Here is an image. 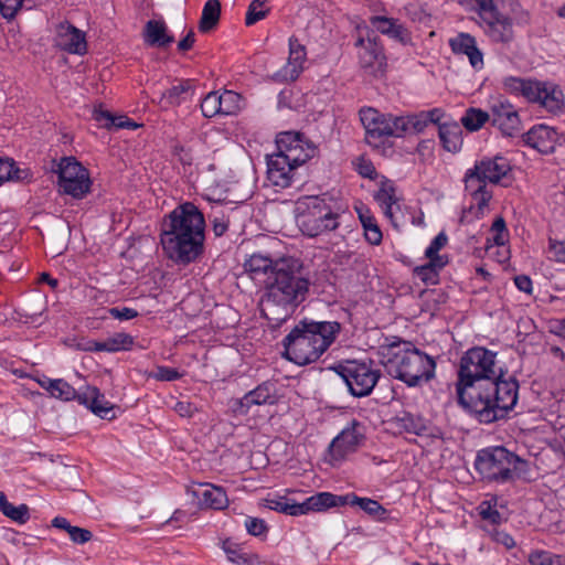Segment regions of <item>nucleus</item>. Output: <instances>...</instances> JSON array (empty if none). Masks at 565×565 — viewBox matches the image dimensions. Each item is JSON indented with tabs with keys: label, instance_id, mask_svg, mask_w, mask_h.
<instances>
[{
	"label": "nucleus",
	"instance_id": "nucleus-21",
	"mask_svg": "<svg viewBox=\"0 0 565 565\" xmlns=\"http://www.w3.org/2000/svg\"><path fill=\"white\" fill-rule=\"evenodd\" d=\"M349 499L350 495H337L331 492H319L299 503V515H305L310 512H323L331 508L342 507L349 503Z\"/></svg>",
	"mask_w": 565,
	"mask_h": 565
},
{
	"label": "nucleus",
	"instance_id": "nucleus-50",
	"mask_svg": "<svg viewBox=\"0 0 565 565\" xmlns=\"http://www.w3.org/2000/svg\"><path fill=\"white\" fill-rule=\"evenodd\" d=\"M529 562L531 565H565L559 555L542 550L533 551L529 555Z\"/></svg>",
	"mask_w": 565,
	"mask_h": 565
},
{
	"label": "nucleus",
	"instance_id": "nucleus-17",
	"mask_svg": "<svg viewBox=\"0 0 565 565\" xmlns=\"http://www.w3.org/2000/svg\"><path fill=\"white\" fill-rule=\"evenodd\" d=\"M275 403L276 394L274 384L264 382L246 393L242 398L235 399L233 411L238 415H246L253 406L271 405Z\"/></svg>",
	"mask_w": 565,
	"mask_h": 565
},
{
	"label": "nucleus",
	"instance_id": "nucleus-44",
	"mask_svg": "<svg viewBox=\"0 0 565 565\" xmlns=\"http://www.w3.org/2000/svg\"><path fill=\"white\" fill-rule=\"evenodd\" d=\"M306 140L298 132L285 131L277 136V154H288Z\"/></svg>",
	"mask_w": 565,
	"mask_h": 565
},
{
	"label": "nucleus",
	"instance_id": "nucleus-42",
	"mask_svg": "<svg viewBox=\"0 0 565 565\" xmlns=\"http://www.w3.org/2000/svg\"><path fill=\"white\" fill-rule=\"evenodd\" d=\"M0 511L9 519L20 524H24L29 518V508L26 504L13 505L7 500L3 492L0 491Z\"/></svg>",
	"mask_w": 565,
	"mask_h": 565
},
{
	"label": "nucleus",
	"instance_id": "nucleus-25",
	"mask_svg": "<svg viewBox=\"0 0 565 565\" xmlns=\"http://www.w3.org/2000/svg\"><path fill=\"white\" fill-rule=\"evenodd\" d=\"M374 199L381 206L384 215L394 223L396 212L399 210V204L393 182L390 180H382Z\"/></svg>",
	"mask_w": 565,
	"mask_h": 565
},
{
	"label": "nucleus",
	"instance_id": "nucleus-55",
	"mask_svg": "<svg viewBox=\"0 0 565 565\" xmlns=\"http://www.w3.org/2000/svg\"><path fill=\"white\" fill-rule=\"evenodd\" d=\"M547 256L551 260L565 265V241L550 239Z\"/></svg>",
	"mask_w": 565,
	"mask_h": 565
},
{
	"label": "nucleus",
	"instance_id": "nucleus-9",
	"mask_svg": "<svg viewBox=\"0 0 565 565\" xmlns=\"http://www.w3.org/2000/svg\"><path fill=\"white\" fill-rule=\"evenodd\" d=\"M335 370L345 382L349 392L356 397L370 395L381 376L380 370L372 361H345Z\"/></svg>",
	"mask_w": 565,
	"mask_h": 565
},
{
	"label": "nucleus",
	"instance_id": "nucleus-48",
	"mask_svg": "<svg viewBox=\"0 0 565 565\" xmlns=\"http://www.w3.org/2000/svg\"><path fill=\"white\" fill-rule=\"evenodd\" d=\"M49 393L52 397L62 401H72L75 398L78 401V393L72 385L62 379L54 380Z\"/></svg>",
	"mask_w": 565,
	"mask_h": 565
},
{
	"label": "nucleus",
	"instance_id": "nucleus-18",
	"mask_svg": "<svg viewBox=\"0 0 565 565\" xmlns=\"http://www.w3.org/2000/svg\"><path fill=\"white\" fill-rule=\"evenodd\" d=\"M523 140L529 147L541 153H551L558 141V134L554 128L540 124L524 134Z\"/></svg>",
	"mask_w": 565,
	"mask_h": 565
},
{
	"label": "nucleus",
	"instance_id": "nucleus-41",
	"mask_svg": "<svg viewBox=\"0 0 565 565\" xmlns=\"http://www.w3.org/2000/svg\"><path fill=\"white\" fill-rule=\"evenodd\" d=\"M372 24L383 34H387L394 39L404 42L407 40L406 30L393 19L385 17H373Z\"/></svg>",
	"mask_w": 565,
	"mask_h": 565
},
{
	"label": "nucleus",
	"instance_id": "nucleus-5",
	"mask_svg": "<svg viewBox=\"0 0 565 565\" xmlns=\"http://www.w3.org/2000/svg\"><path fill=\"white\" fill-rule=\"evenodd\" d=\"M387 372L408 386L428 382L435 375L436 362L408 342L393 345L386 362Z\"/></svg>",
	"mask_w": 565,
	"mask_h": 565
},
{
	"label": "nucleus",
	"instance_id": "nucleus-19",
	"mask_svg": "<svg viewBox=\"0 0 565 565\" xmlns=\"http://www.w3.org/2000/svg\"><path fill=\"white\" fill-rule=\"evenodd\" d=\"M190 492L198 499L201 507L222 510L227 507L228 499L221 487L211 483H199L190 488Z\"/></svg>",
	"mask_w": 565,
	"mask_h": 565
},
{
	"label": "nucleus",
	"instance_id": "nucleus-47",
	"mask_svg": "<svg viewBox=\"0 0 565 565\" xmlns=\"http://www.w3.org/2000/svg\"><path fill=\"white\" fill-rule=\"evenodd\" d=\"M316 148L306 140L303 143L296 147V149H294L290 153L281 156L297 168L313 157Z\"/></svg>",
	"mask_w": 565,
	"mask_h": 565
},
{
	"label": "nucleus",
	"instance_id": "nucleus-49",
	"mask_svg": "<svg viewBox=\"0 0 565 565\" xmlns=\"http://www.w3.org/2000/svg\"><path fill=\"white\" fill-rule=\"evenodd\" d=\"M108 353L130 350L134 345V337L125 332H117L106 339Z\"/></svg>",
	"mask_w": 565,
	"mask_h": 565
},
{
	"label": "nucleus",
	"instance_id": "nucleus-12",
	"mask_svg": "<svg viewBox=\"0 0 565 565\" xmlns=\"http://www.w3.org/2000/svg\"><path fill=\"white\" fill-rule=\"evenodd\" d=\"M490 120L503 136L513 137L521 130V119L515 107L504 97L492 98L490 103Z\"/></svg>",
	"mask_w": 565,
	"mask_h": 565
},
{
	"label": "nucleus",
	"instance_id": "nucleus-43",
	"mask_svg": "<svg viewBox=\"0 0 565 565\" xmlns=\"http://www.w3.org/2000/svg\"><path fill=\"white\" fill-rule=\"evenodd\" d=\"M488 120H490V111L479 108H469L461 117L462 126L469 131L479 130Z\"/></svg>",
	"mask_w": 565,
	"mask_h": 565
},
{
	"label": "nucleus",
	"instance_id": "nucleus-3",
	"mask_svg": "<svg viewBox=\"0 0 565 565\" xmlns=\"http://www.w3.org/2000/svg\"><path fill=\"white\" fill-rule=\"evenodd\" d=\"M309 279L301 273V264L295 258L276 260L274 275L266 279L262 312L270 321L281 322L306 300Z\"/></svg>",
	"mask_w": 565,
	"mask_h": 565
},
{
	"label": "nucleus",
	"instance_id": "nucleus-30",
	"mask_svg": "<svg viewBox=\"0 0 565 565\" xmlns=\"http://www.w3.org/2000/svg\"><path fill=\"white\" fill-rule=\"evenodd\" d=\"M355 211L363 226L366 241L372 245H379L382 242L383 235L374 215L363 204L355 205Z\"/></svg>",
	"mask_w": 565,
	"mask_h": 565
},
{
	"label": "nucleus",
	"instance_id": "nucleus-46",
	"mask_svg": "<svg viewBox=\"0 0 565 565\" xmlns=\"http://www.w3.org/2000/svg\"><path fill=\"white\" fill-rule=\"evenodd\" d=\"M509 241V231L505 225V221L503 217L499 216L497 217L489 231V235L487 237V243L497 245V246H504Z\"/></svg>",
	"mask_w": 565,
	"mask_h": 565
},
{
	"label": "nucleus",
	"instance_id": "nucleus-40",
	"mask_svg": "<svg viewBox=\"0 0 565 565\" xmlns=\"http://www.w3.org/2000/svg\"><path fill=\"white\" fill-rule=\"evenodd\" d=\"M276 266V260L270 259L267 256H264L262 254H253L246 262H245V269L255 275H274V267Z\"/></svg>",
	"mask_w": 565,
	"mask_h": 565
},
{
	"label": "nucleus",
	"instance_id": "nucleus-26",
	"mask_svg": "<svg viewBox=\"0 0 565 565\" xmlns=\"http://www.w3.org/2000/svg\"><path fill=\"white\" fill-rule=\"evenodd\" d=\"M143 41L149 46L166 47L174 41V38L169 33L164 21L149 20L143 29Z\"/></svg>",
	"mask_w": 565,
	"mask_h": 565
},
{
	"label": "nucleus",
	"instance_id": "nucleus-32",
	"mask_svg": "<svg viewBox=\"0 0 565 565\" xmlns=\"http://www.w3.org/2000/svg\"><path fill=\"white\" fill-rule=\"evenodd\" d=\"M393 423L399 431L408 434L424 435L428 430L427 420L425 418L408 412H403L397 415L393 419Z\"/></svg>",
	"mask_w": 565,
	"mask_h": 565
},
{
	"label": "nucleus",
	"instance_id": "nucleus-57",
	"mask_svg": "<svg viewBox=\"0 0 565 565\" xmlns=\"http://www.w3.org/2000/svg\"><path fill=\"white\" fill-rule=\"evenodd\" d=\"M479 511L481 518L486 521H489L491 524H500L502 522L500 512L489 502H482L479 507Z\"/></svg>",
	"mask_w": 565,
	"mask_h": 565
},
{
	"label": "nucleus",
	"instance_id": "nucleus-37",
	"mask_svg": "<svg viewBox=\"0 0 565 565\" xmlns=\"http://www.w3.org/2000/svg\"><path fill=\"white\" fill-rule=\"evenodd\" d=\"M192 95V82L180 81L162 94V100L169 106H177Z\"/></svg>",
	"mask_w": 565,
	"mask_h": 565
},
{
	"label": "nucleus",
	"instance_id": "nucleus-52",
	"mask_svg": "<svg viewBox=\"0 0 565 565\" xmlns=\"http://www.w3.org/2000/svg\"><path fill=\"white\" fill-rule=\"evenodd\" d=\"M266 1L267 0H253L250 2L245 17L246 25H253L267 15L268 9L265 8Z\"/></svg>",
	"mask_w": 565,
	"mask_h": 565
},
{
	"label": "nucleus",
	"instance_id": "nucleus-54",
	"mask_svg": "<svg viewBox=\"0 0 565 565\" xmlns=\"http://www.w3.org/2000/svg\"><path fill=\"white\" fill-rule=\"evenodd\" d=\"M218 99H217V92H210L202 100L201 103V110L204 117L206 118H213L215 116H218Z\"/></svg>",
	"mask_w": 565,
	"mask_h": 565
},
{
	"label": "nucleus",
	"instance_id": "nucleus-59",
	"mask_svg": "<svg viewBox=\"0 0 565 565\" xmlns=\"http://www.w3.org/2000/svg\"><path fill=\"white\" fill-rule=\"evenodd\" d=\"M23 0H0V11L7 19L13 18L21 9Z\"/></svg>",
	"mask_w": 565,
	"mask_h": 565
},
{
	"label": "nucleus",
	"instance_id": "nucleus-23",
	"mask_svg": "<svg viewBox=\"0 0 565 565\" xmlns=\"http://www.w3.org/2000/svg\"><path fill=\"white\" fill-rule=\"evenodd\" d=\"M449 45L455 54L466 55L475 70L483 67V54L478 49L476 39L469 33H459L451 38Z\"/></svg>",
	"mask_w": 565,
	"mask_h": 565
},
{
	"label": "nucleus",
	"instance_id": "nucleus-36",
	"mask_svg": "<svg viewBox=\"0 0 565 565\" xmlns=\"http://www.w3.org/2000/svg\"><path fill=\"white\" fill-rule=\"evenodd\" d=\"M349 503L351 505H358L366 514L375 519L376 521L383 522L387 519V510L380 504L376 500L370 498H361L355 494H349Z\"/></svg>",
	"mask_w": 565,
	"mask_h": 565
},
{
	"label": "nucleus",
	"instance_id": "nucleus-63",
	"mask_svg": "<svg viewBox=\"0 0 565 565\" xmlns=\"http://www.w3.org/2000/svg\"><path fill=\"white\" fill-rule=\"evenodd\" d=\"M154 377L159 381H175L181 377V374L172 367L159 366L154 373Z\"/></svg>",
	"mask_w": 565,
	"mask_h": 565
},
{
	"label": "nucleus",
	"instance_id": "nucleus-10",
	"mask_svg": "<svg viewBox=\"0 0 565 565\" xmlns=\"http://www.w3.org/2000/svg\"><path fill=\"white\" fill-rule=\"evenodd\" d=\"M58 191L73 199L85 198L92 188L88 170L74 157H64L56 168Z\"/></svg>",
	"mask_w": 565,
	"mask_h": 565
},
{
	"label": "nucleus",
	"instance_id": "nucleus-24",
	"mask_svg": "<svg viewBox=\"0 0 565 565\" xmlns=\"http://www.w3.org/2000/svg\"><path fill=\"white\" fill-rule=\"evenodd\" d=\"M78 403L86 406L100 418H110L113 404L95 386H86L78 393Z\"/></svg>",
	"mask_w": 565,
	"mask_h": 565
},
{
	"label": "nucleus",
	"instance_id": "nucleus-60",
	"mask_svg": "<svg viewBox=\"0 0 565 565\" xmlns=\"http://www.w3.org/2000/svg\"><path fill=\"white\" fill-rule=\"evenodd\" d=\"M490 536L495 543L502 545L507 550H511L515 546L514 539L507 532L494 529L490 532Z\"/></svg>",
	"mask_w": 565,
	"mask_h": 565
},
{
	"label": "nucleus",
	"instance_id": "nucleus-56",
	"mask_svg": "<svg viewBox=\"0 0 565 565\" xmlns=\"http://www.w3.org/2000/svg\"><path fill=\"white\" fill-rule=\"evenodd\" d=\"M244 524L246 531L253 536H260L268 532V526L263 519L247 516Z\"/></svg>",
	"mask_w": 565,
	"mask_h": 565
},
{
	"label": "nucleus",
	"instance_id": "nucleus-61",
	"mask_svg": "<svg viewBox=\"0 0 565 565\" xmlns=\"http://www.w3.org/2000/svg\"><path fill=\"white\" fill-rule=\"evenodd\" d=\"M70 539L76 544H84L92 540L93 534L89 530L72 526L68 532Z\"/></svg>",
	"mask_w": 565,
	"mask_h": 565
},
{
	"label": "nucleus",
	"instance_id": "nucleus-64",
	"mask_svg": "<svg viewBox=\"0 0 565 565\" xmlns=\"http://www.w3.org/2000/svg\"><path fill=\"white\" fill-rule=\"evenodd\" d=\"M78 348L87 352H108L107 341L86 340L78 344Z\"/></svg>",
	"mask_w": 565,
	"mask_h": 565
},
{
	"label": "nucleus",
	"instance_id": "nucleus-6",
	"mask_svg": "<svg viewBox=\"0 0 565 565\" xmlns=\"http://www.w3.org/2000/svg\"><path fill=\"white\" fill-rule=\"evenodd\" d=\"M297 223L303 234L316 237L339 227L340 207L327 196H305L297 202Z\"/></svg>",
	"mask_w": 565,
	"mask_h": 565
},
{
	"label": "nucleus",
	"instance_id": "nucleus-58",
	"mask_svg": "<svg viewBox=\"0 0 565 565\" xmlns=\"http://www.w3.org/2000/svg\"><path fill=\"white\" fill-rule=\"evenodd\" d=\"M495 1L497 0H473L479 20L499 11Z\"/></svg>",
	"mask_w": 565,
	"mask_h": 565
},
{
	"label": "nucleus",
	"instance_id": "nucleus-62",
	"mask_svg": "<svg viewBox=\"0 0 565 565\" xmlns=\"http://www.w3.org/2000/svg\"><path fill=\"white\" fill-rule=\"evenodd\" d=\"M108 312L114 319H117L120 321L131 320V319L138 317V311L132 308H128V307H124V308L114 307V308H110L108 310Z\"/></svg>",
	"mask_w": 565,
	"mask_h": 565
},
{
	"label": "nucleus",
	"instance_id": "nucleus-11",
	"mask_svg": "<svg viewBox=\"0 0 565 565\" xmlns=\"http://www.w3.org/2000/svg\"><path fill=\"white\" fill-rule=\"evenodd\" d=\"M363 441L361 425L353 420L345 426L331 441L327 460L332 466H339L354 454Z\"/></svg>",
	"mask_w": 565,
	"mask_h": 565
},
{
	"label": "nucleus",
	"instance_id": "nucleus-16",
	"mask_svg": "<svg viewBox=\"0 0 565 565\" xmlns=\"http://www.w3.org/2000/svg\"><path fill=\"white\" fill-rule=\"evenodd\" d=\"M478 24L491 42L509 43L513 39L512 19L500 11L478 20Z\"/></svg>",
	"mask_w": 565,
	"mask_h": 565
},
{
	"label": "nucleus",
	"instance_id": "nucleus-4",
	"mask_svg": "<svg viewBox=\"0 0 565 565\" xmlns=\"http://www.w3.org/2000/svg\"><path fill=\"white\" fill-rule=\"evenodd\" d=\"M340 330L337 321H301L284 340L286 356L298 365L312 363L334 342Z\"/></svg>",
	"mask_w": 565,
	"mask_h": 565
},
{
	"label": "nucleus",
	"instance_id": "nucleus-53",
	"mask_svg": "<svg viewBox=\"0 0 565 565\" xmlns=\"http://www.w3.org/2000/svg\"><path fill=\"white\" fill-rule=\"evenodd\" d=\"M448 242L447 235L441 232L439 233L429 244L425 250V257L428 260L435 259L436 257H448L447 255L439 254V252L446 246Z\"/></svg>",
	"mask_w": 565,
	"mask_h": 565
},
{
	"label": "nucleus",
	"instance_id": "nucleus-1",
	"mask_svg": "<svg viewBox=\"0 0 565 565\" xmlns=\"http://www.w3.org/2000/svg\"><path fill=\"white\" fill-rule=\"evenodd\" d=\"M501 377L497 353L488 349L472 348L460 360L458 399L480 423L504 418L518 402L516 381Z\"/></svg>",
	"mask_w": 565,
	"mask_h": 565
},
{
	"label": "nucleus",
	"instance_id": "nucleus-33",
	"mask_svg": "<svg viewBox=\"0 0 565 565\" xmlns=\"http://www.w3.org/2000/svg\"><path fill=\"white\" fill-rule=\"evenodd\" d=\"M415 115L408 116H387V124L385 126L384 136L387 137H402L407 132H418Z\"/></svg>",
	"mask_w": 565,
	"mask_h": 565
},
{
	"label": "nucleus",
	"instance_id": "nucleus-22",
	"mask_svg": "<svg viewBox=\"0 0 565 565\" xmlns=\"http://www.w3.org/2000/svg\"><path fill=\"white\" fill-rule=\"evenodd\" d=\"M296 167L281 154L274 153L267 161V178L279 188H287L291 183Z\"/></svg>",
	"mask_w": 565,
	"mask_h": 565
},
{
	"label": "nucleus",
	"instance_id": "nucleus-8",
	"mask_svg": "<svg viewBox=\"0 0 565 565\" xmlns=\"http://www.w3.org/2000/svg\"><path fill=\"white\" fill-rule=\"evenodd\" d=\"M523 461L504 447H490L478 452L475 467L480 476L498 483L513 481L520 475Z\"/></svg>",
	"mask_w": 565,
	"mask_h": 565
},
{
	"label": "nucleus",
	"instance_id": "nucleus-29",
	"mask_svg": "<svg viewBox=\"0 0 565 565\" xmlns=\"http://www.w3.org/2000/svg\"><path fill=\"white\" fill-rule=\"evenodd\" d=\"M461 127L454 120H446L439 125L438 135L444 148L449 152H457L462 145Z\"/></svg>",
	"mask_w": 565,
	"mask_h": 565
},
{
	"label": "nucleus",
	"instance_id": "nucleus-14",
	"mask_svg": "<svg viewBox=\"0 0 565 565\" xmlns=\"http://www.w3.org/2000/svg\"><path fill=\"white\" fill-rule=\"evenodd\" d=\"M289 54L286 64L274 74V79L281 83L296 81L307 61V51L303 44L295 36L289 38Z\"/></svg>",
	"mask_w": 565,
	"mask_h": 565
},
{
	"label": "nucleus",
	"instance_id": "nucleus-35",
	"mask_svg": "<svg viewBox=\"0 0 565 565\" xmlns=\"http://www.w3.org/2000/svg\"><path fill=\"white\" fill-rule=\"evenodd\" d=\"M448 257H436L428 260L426 264L417 266L415 274L426 284H437L439 271L448 264Z\"/></svg>",
	"mask_w": 565,
	"mask_h": 565
},
{
	"label": "nucleus",
	"instance_id": "nucleus-31",
	"mask_svg": "<svg viewBox=\"0 0 565 565\" xmlns=\"http://www.w3.org/2000/svg\"><path fill=\"white\" fill-rule=\"evenodd\" d=\"M222 548L225 552L230 562L237 565H264L259 555L244 551L238 544L226 540L222 544Z\"/></svg>",
	"mask_w": 565,
	"mask_h": 565
},
{
	"label": "nucleus",
	"instance_id": "nucleus-34",
	"mask_svg": "<svg viewBox=\"0 0 565 565\" xmlns=\"http://www.w3.org/2000/svg\"><path fill=\"white\" fill-rule=\"evenodd\" d=\"M217 92L218 114L221 116L236 115L244 107V98L234 90L224 89Z\"/></svg>",
	"mask_w": 565,
	"mask_h": 565
},
{
	"label": "nucleus",
	"instance_id": "nucleus-20",
	"mask_svg": "<svg viewBox=\"0 0 565 565\" xmlns=\"http://www.w3.org/2000/svg\"><path fill=\"white\" fill-rule=\"evenodd\" d=\"M465 190L470 198V211L477 217L482 216L488 210L489 202L492 198V192L488 189V184H483L475 177L465 178Z\"/></svg>",
	"mask_w": 565,
	"mask_h": 565
},
{
	"label": "nucleus",
	"instance_id": "nucleus-2",
	"mask_svg": "<svg viewBox=\"0 0 565 565\" xmlns=\"http://www.w3.org/2000/svg\"><path fill=\"white\" fill-rule=\"evenodd\" d=\"M205 220L191 202L177 206L162 224L160 242L168 258L190 264L203 252Z\"/></svg>",
	"mask_w": 565,
	"mask_h": 565
},
{
	"label": "nucleus",
	"instance_id": "nucleus-38",
	"mask_svg": "<svg viewBox=\"0 0 565 565\" xmlns=\"http://www.w3.org/2000/svg\"><path fill=\"white\" fill-rule=\"evenodd\" d=\"M32 178L30 169L15 167L11 159H0V185L6 181H25Z\"/></svg>",
	"mask_w": 565,
	"mask_h": 565
},
{
	"label": "nucleus",
	"instance_id": "nucleus-27",
	"mask_svg": "<svg viewBox=\"0 0 565 565\" xmlns=\"http://www.w3.org/2000/svg\"><path fill=\"white\" fill-rule=\"evenodd\" d=\"M356 45L360 47L359 60L363 68L373 71L383 65L382 47L375 41L359 39Z\"/></svg>",
	"mask_w": 565,
	"mask_h": 565
},
{
	"label": "nucleus",
	"instance_id": "nucleus-13",
	"mask_svg": "<svg viewBox=\"0 0 565 565\" xmlns=\"http://www.w3.org/2000/svg\"><path fill=\"white\" fill-rule=\"evenodd\" d=\"M511 170L508 159L501 156L486 158L476 162L472 169L467 170L465 178L475 177L483 184L487 182L498 183Z\"/></svg>",
	"mask_w": 565,
	"mask_h": 565
},
{
	"label": "nucleus",
	"instance_id": "nucleus-7",
	"mask_svg": "<svg viewBox=\"0 0 565 565\" xmlns=\"http://www.w3.org/2000/svg\"><path fill=\"white\" fill-rule=\"evenodd\" d=\"M502 85L507 93L536 104L548 113L557 114L564 108L563 90L553 82L509 76Z\"/></svg>",
	"mask_w": 565,
	"mask_h": 565
},
{
	"label": "nucleus",
	"instance_id": "nucleus-51",
	"mask_svg": "<svg viewBox=\"0 0 565 565\" xmlns=\"http://www.w3.org/2000/svg\"><path fill=\"white\" fill-rule=\"evenodd\" d=\"M445 117V114L439 108H434L428 111H422L419 114H415V122L417 126V131H422L425 129V127L429 124H443V118Z\"/></svg>",
	"mask_w": 565,
	"mask_h": 565
},
{
	"label": "nucleus",
	"instance_id": "nucleus-39",
	"mask_svg": "<svg viewBox=\"0 0 565 565\" xmlns=\"http://www.w3.org/2000/svg\"><path fill=\"white\" fill-rule=\"evenodd\" d=\"M221 15V3L218 0H207L203 7L199 29L201 32H209L216 26Z\"/></svg>",
	"mask_w": 565,
	"mask_h": 565
},
{
	"label": "nucleus",
	"instance_id": "nucleus-45",
	"mask_svg": "<svg viewBox=\"0 0 565 565\" xmlns=\"http://www.w3.org/2000/svg\"><path fill=\"white\" fill-rule=\"evenodd\" d=\"M265 502L266 507L270 510L292 516L299 515V503L291 501L286 497L267 498Z\"/></svg>",
	"mask_w": 565,
	"mask_h": 565
},
{
	"label": "nucleus",
	"instance_id": "nucleus-15",
	"mask_svg": "<svg viewBox=\"0 0 565 565\" xmlns=\"http://www.w3.org/2000/svg\"><path fill=\"white\" fill-rule=\"evenodd\" d=\"M54 42L61 50L71 54L84 55L87 52L85 33L67 21L56 25Z\"/></svg>",
	"mask_w": 565,
	"mask_h": 565
},
{
	"label": "nucleus",
	"instance_id": "nucleus-28",
	"mask_svg": "<svg viewBox=\"0 0 565 565\" xmlns=\"http://www.w3.org/2000/svg\"><path fill=\"white\" fill-rule=\"evenodd\" d=\"M360 119L366 131V138L384 137L387 116L380 114L376 109L367 107L360 110Z\"/></svg>",
	"mask_w": 565,
	"mask_h": 565
}]
</instances>
